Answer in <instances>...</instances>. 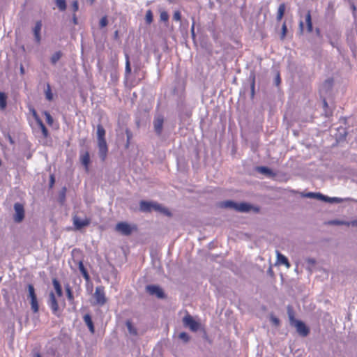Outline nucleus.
Here are the masks:
<instances>
[{"label":"nucleus","mask_w":357,"mask_h":357,"mask_svg":"<svg viewBox=\"0 0 357 357\" xmlns=\"http://www.w3.org/2000/svg\"><path fill=\"white\" fill-rule=\"evenodd\" d=\"M173 20L175 21H177V22L181 21V15L178 10L174 12V13L173 15Z\"/></svg>","instance_id":"c03bdc74"},{"label":"nucleus","mask_w":357,"mask_h":357,"mask_svg":"<svg viewBox=\"0 0 357 357\" xmlns=\"http://www.w3.org/2000/svg\"><path fill=\"white\" fill-rule=\"evenodd\" d=\"M91 4H93L95 1V0H89Z\"/></svg>","instance_id":"338daca9"},{"label":"nucleus","mask_w":357,"mask_h":357,"mask_svg":"<svg viewBox=\"0 0 357 357\" xmlns=\"http://www.w3.org/2000/svg\"><path fill=\"white\" fill-rule=\"evenodd\" d=\"M146 292L151 296H155L158 298H165L166 295L163 289L158 285L149 284L146 287Z\"/></svg>","instance_id":"423d86ee"},{"label":"nucleus","mask_w":357,"mask_h":357,"mask_svg":"<svg viewBox=\"0 0 357 357\" xmlns=\"http://www.w3.org/2000/svg\"><path fill=\"white\" fill-rule=\"evenodd\" d=\"M36 123L38 125L39 128H40L43 137L45 138H47V137H49V131L47 129V128L45 127V126L43 123V122L42 121V120L38 121V122H36Z\"/></svg>","instance_id":"c756f323"},{"label":"nucleus","mask_w":357,"mask_h":357,"mask_svg":"<svg viewBox=\"0 0 357 357\" xmlns=\"http://www.w3.org/2000/svg\"><path fill=\"white\" fill-rule=\"evenodd\" d=\"M4 137L8 140L11 144H15V141L9 132L4 133Z\"/></svg>","instance_id":"a18cd8bd"},{"label":"nucleus","mask_w":357,"mask_h":357,"mask_svg":"<svg viewBox=\"0 0 357 357\" xmlns=\"http://www.w3.org/2000/svg\"><path fill=\"white\" fill-rule=\"evenodd\" d=\"M47 304L49 307L51 308L52 313L56 316H59V307L55 294L53 291H51L49 294Z\"/></svg>","instance_id":"1a4fd4ad"},{"label":"nucleus","mask_w":357,"mask_h":357,"mask_svg":"<svg viewBox=\"0 0 357 357\" xmlns=\"http://www.w3.org/2000/svg\"><path fill=\"white\" fill-rule=\"evenodd\" d=\"M303 197H307V198L317 199L319 200L320 197H321V193L310 192H307V193L303 194Z\"/></svg>","instance_id":"72a5a7b5"},{"label":"nucleus","mask_w":357,"mask_h":357,"mask_svg":"<svg viewBox=\"0 0 357 357\" xmlns=\"http://www.w3.org/2000/svg\"><path fill=\"white\" fill-rule=\"evenodd\" d=\"M277 261L280 264L285 265L287 268L290 267L288 259L279 252H277Z\"/></svg>","instance_id":"5701e85b"},{"label":"nucleus","mask_w":357,"mask_h":357,"mask_svg":"<svg viewBox=\"0 0 357 357\" xmlns=\"http://www.w3.org/2000/svg\"><path fill=\"white\" fill-rule=\"evenodd\" d=\"M158 203L156 202L142 200L139 202V210L142 212H151L152 210L155 211V206Z\"/></svg>","instance_id":"ddd939ff"},{"label":"nucleus","mask_w":357,"mask_h":357,"mask_svg":"<svg viewBox=\"0 0 357 357\" xmlns=\"http://www.w3.org/2000/svg\"><path fill=\"white\" fill-rule=\"evenodd\" d=\"M20 73L24 75L25 73L24 68L22 64L20 65Z\"/></svg>","instance_id":"052dcab7"},{"label":"nucleus","mask_w":357,"mask_h":357,"mask_svg":"<svg viewBox=\"0 0 357 357\" xmlns=\"http://www.w3.org/2000/svg\"><path fill=\"white\" fill-rule=\"evenodd\" d=\"M183 323L185 327L189 328L192 331L195 332L199 329V324L189 314L183 317Z\"/></svg>","instance_id":"9d476101"},{"label":"nucleus","mask_w":357,"mask_h":357,"mask_svg":"<svg viewBox=\"0 0 357 357\" xmlns=\"http://www.w3.org/2000/svg\"><path fill=\"white\" fill-rule=\"evenodd\" d=\"M78 268H79V270L81 272L82 276L84 278V279L86 281H89V279H90V276H89V273H88L87 270L84 267L82 261H79V263H78Z\"/></svg>","instance_id":"393cba45"},{"label":"nucleus","mask_w":357,"mask_h":357,"mask_svg":"<svg viewBox=\"0 0 357 357\" xmlns=\"http://www.w3.org/2000/svg\"><path fill=\"white\" fill-rule=\"evenodd\" d=\"M65 288H66V296H67L68 301L70 303H73L74 301V296H73V294L72 292L70 285L68 284H66L65 286Z\"/></svg>","instance_id":"473e14b6"},{"label":"nucleus","mask_w":357,"mask_h":357,"mask_svg":"<svg viewBox=\"0 0 357 357\" xmlns=\"http://www.w3.org/2000/svg\"><path fill=\"white\" fill-rule=\"evenodd\" d=\"M288 315L291 325L296 328L299 335L303 337L307 336L310 333L309 328L302 321L297 320L294 318V313L289 308L288 310Z\"/></svg>","instance_id":"f03ea898"},{"label":"nucleus","mask_w":357,"mask_h":357,"mask_svg":"<svg viewBox=\"0 0 357 357\" xmlns=\"http://www.w3.org/2000/svg\"><path fill=\"white\" fill-rule=\"evenodd\" d=\"M333 86V79H327L324 81V82L321 84L320 88V91L321 93L327 94L331 91L332 87Z\"/></svg>","instance_id":"2eb2a0df"},{"label":"nucleus","mask_w":357,"mask_h":357,"mask_svg":"<svg viewBox=\"0 0 357 357\" xmlns=\"http://www.w3.org/2000/svg\"><path fill=\"white\" fill-rule=\"evenodd\" d=\"M33 357H41V355L38 351H33Z\"/></svg>","instance_id":"bf43d9fd"},{"label":"nucleus","mask_w":357,"mask_h":357,"mask_svg":"<svg viewBox=\"0 0 357 357\" xmlns=\"http://www.w3.org/2000/svg\"><path fill=\"white\" fill-rule=\"evenodd\" d=\"M108 24L107 18L106 16L102 17L100 20V28L105 27Z\"/></svg>","instance_id":"37998d69"},{"label":"nucleus","mask_w":357,"mask_h":357,"mask_svg":"<svg viewBox=\"0 0 357 357\" xmlns=\"http://www.w3.org/2000/svg\"><path fill=\"white\" fill-rule=\"evenodd\" d=\"M54 181H55V180H54V176L51 175L50 176V188H52L54 185Z\"/></svg>","instance_id":"5fc2aeb1"},{"label":"nucleus","mask_w":357,"mask_h":357,"mask_svg":"<svg viewBox=\"0 0 357 357\" xmlns=\"http://www.w3.org/2000/svg\"><path fill=\"white\" fill-rule=\"evenodd\" d=\"M91 220L89 218L81 220L77 215L73 217V225L77 230H80L84 227H87L90 225Z\"/></svg>","instance_id":"f8f14e48"},{"label":"nucleus","mask_w":357,"mask_h":357,"mask_svg":"<svg viewBox=\"0 0 357 357\" xmlns=\"http://www.w3.org/2000/svg\"><path fill=\"white\" fill-rule=\"evenodd\" d=\"M56 4L61 11H64L66 9V0H56Z\"/></svg>","instance_id":"58836bf2"},{"label":"nucleus","mask_w":357,"mask_h":357,"mask_svg":"<svg viewBox=\"0 0 357 357\" xmlns=\"http://www.w3.org/2000/svg\"><path fill=\"white\" fill-rule=\"evenodd\" d=\"M319 200L324 201L328 203H341L342 202V199L339 197H330L321 194V197Z\"/></svg>","instance_id":"4be33fe9"},{"label":"nucleus","mask_w":357,"mask_h":357,"mask_svg":"<svg viewBox=\"0 0 357 357\" xmlns=\"http://www.w3.org/2000/svg\"><path fill=\"white\" fill-rule=\"evenodd\" d=\"M62 56L63 53L61 51L54 52L50 58L51 63L55 65Z\"/></svg>","instance_id":"c85d7f7f"},{"label":"nucleus","mask_w":357,"mask_h":357,"mask_svg":"<svg viewBox=\"0 0 357 357\" xmlns=\"http://www.w3.org/2000/svg\"><path fill=\"white\" fill-rule=\"evenodd\" d=\"M43 114L45 116L47 123L50 126H52L53 124L54 119H53V117L50 114V112H48L47 111H44Z\"/></svg>","instance_id":"ea45409f"},{"label":"nucleus","mask_w":357,"mask_h":357,"mask_svg":"<svg viewBox=\"0 0 357 357\" xmlns=\"http://www.w3.org/2000/svg\"><path fill=\"white\" fill-rule=\"evenodd\" d=\"M73 23H74L75 24H77V17H76V15H75V14H74V15H73Z\"/></svg>","instance_id":"680f3d73"},{"label":"nucleus","mask_w":357,"mask_h":357,"mask_svg":"<svg viewBox=\"0 0 357 357\" xmlns=\"http://www.w3.org/2000/svg\"><path fill=\"white\" fill-rule=\"evenodd\" d=\"M252 206L250 204L247 203H236L235 211L238 212H248L250 211Z\"/></svg>","instance_id":"a211bd4d"},{"label":"nucleus","mask_w":357,"mask_h":357,"mask_svg":"<svg viewBox=\"0 0 357 357\" xmlns=\"http://www.w3.org/2000/svg\"><path fill=\"white\" fill-rule=\"evenodd\" d=\"M288 35L289 34H288V30H287V25H286V23L284 22L282 26V29H281L280 38L283 39L285 37L288 36Z\"/></svg>","instance_id":"a19ab883"},{"label":"nucleus","mask_w":357,"mask_h":357,"mask_svg":"<svg viewBox=\"0 0 357 357\" xmlns=\"http://www.w3.org/2000/svg\"><path fill=\"white\" fill-rule=\"evenodd\" d=\"M178 339H180L183 343H187L190 341V337L185 332H181L178 335Z\"/></svg>","instance_id":"e433bc0d"},{"label":"nucleus","mask_w":357,"mask_h":357,"mask_svg":"<svg viewBox=\"0 0 357 357\" xmlns=\"http://www.w3.org/2000/svg\"><path fill=\"white\" fill-rule=\"evenodd\" d=\"M15 215L13 220L15 222L20 223L24 218V205L21 203L16 202L14 204Z\"/></svg>","instance_id":"6e6552de"},{"label":"nucleus","mask_w":357,"mask_h":357,"mask_svg":"<svg viewBox=\"0 0 357 357\" xmlns=\"http://www.w3.org/2000/svg\"><path fill=\"white\" fill-rule=\"evenodd\" d=\"M271 321L275 325L279 324V322H280L279 319L278 318H276V317H271Z\"/></svg>","instance_id":"13d9d810"},{"label":"nucleus","mask_w":357,"mask_h":357,"mask_svg":"<svg viewBox=\"0 0 357 357\" xmlns=\"http://www.w3.org/2000/svg\"><path fill=\"white\" fill-rule=\"evenodd\" d=\"M145 21L147 24H151L153 21V15L151 10H148L145 15Z\"/></svg>","instance_id":"f704fd0d"},{"label":"nucleus","mask_w":357,"mask_h":357,"mask_svg":"<svg viewBox=\"0 0 357 357\" xmlns=\"http://www.w3.org/2000/svg\"><path fill=\"white\" fill-rule=\"evenodd\" d=\"M73 11L75 13L79 9V5H78V1H74L73 2Z\"/></svg>","instance_id":"8fccbe9b"},{"label":"nucleus","mask_w":357,"mask_h":357,"mask_svg":"<svg viewBox=\"0 0 357 357\" xmlns=\"http://www.w3.org/2000/svg\"><path fill=\"white\" fill-rule=\"evenodd\" d=\"M285 5L284 3H281L278 9L277 13V20L280 21L282 19L284 12H285Z\"/></svg>","instance_id":"2f4dec72"},{"label":"nucleus","mask_w":357,"mask_h":357,"mask_svg":"<svg viewBox=\"0 0 357 357\" xmlns=\"http://www.w3.org/2000/svg\"><path fill=\"white\" fill-rule=\"evenodd\" d=\"M163 47H164V51H167L169 49L168 48L169 47L167 45L163 46Z\"/></svg>","instance_id":"0e129e2a"},{"label":"nucleus","mask_w":357,"mask_h":357,"mask_svg":"<svg viewBox=\"0 0 357 357\" xmlns=\"http://www.w3.org/2000/svg\"><path fill=\"white\" fill-rule=\"evenodd\" d=\"M185 90V82L182 79H176L173 89V93L181 97Z\"/></svg>","instance_id":"9b49d317"},{"label":"nucleus","mask_w":357,"mask_h":357,"mask_svg":"<svg viewBox=\"0 0 357 357\" xmlns=\"http://www.w3.org/2000/svg\"><path fill=\"white\" fill-rule=\"evenodd\" d=\"M52 284L54 286V288L56 291V294H57V296L59 297L62 296H63L62 287H61V285L59 281L56 278L52 279Z\"/></svg>","instance_id":"aec40b11"},{"label":"nucleus","mask_w":357,"mask_h":357,"mask_svg":"<svg viewBox=\"0 0 357 357\" xmlns=\"http://www.w3.org/2000/svg\"><path fill=\"white\" fill-rule=\"evenodd\" d=\"M332 223L334 225H349L348 222H346L344 221H340V220H334L332 222Z\"/></svg>","instance_id":"de8ad7c7"},{"label":"nucleus","mask_w":357,"mask_h":357,"mask_svg":"<svg viewBox=\"0 0 357 357\" xmlns=\"http://www.w3.org/2000/svg\"><path fill=\"white\" fill-rule=\"evenodd\" d=\"M220 207L225 208H231L235 210L236 206V202H234L231 200H227L225 202H222L219 204Z\"/></svg>","instance_id":"b1692460"},{"label":"nucleus","mask_w":357,"mask_h":357,"mask_svg":"<svg viewBox=\"0 0 357 357\" xmlns=\"http://www.w3.org/2000/svg\"><path fill=\"white\" fill-rule=\"evenodd\" d=\"M126 325L127 327V329L130 334L132 335H137V331L136 328L132 325V322L130 320H127L126 322Z\"/></svg>","instance_id":"cd10ccee"},{"label":"nucleus","mask_w":357,"mask_h":357,"mask_svg":"<svg viewBox=\"0 0 357 357\" xmlns=\"http://www.w3.org/2000/svg\"><path fill=\"white\" fill-rule=\"evenodd\" d=\"M67 189L66 187H63L61 191L59 192V202L63 204L66 200V194Z\"/></svg>","instance_id":"c9c22d12"},{"label":"nucleus","mask_w":357,"mask_h":357,"mask_svg":"<svg viewBox=\"0 0 357 357\" xmlns=\"http://www.w3.org/2000/svg\"><path fill=\"white\" fill-rule=\"evenodd\" d=\"M80 161L87 170L90 163V155L88 151L80 155Z\"/></svg>","instance_id":"6ab92c4d"},{"label":"nucleus","mask_w":357,"mask_h":357,"mask_svg":"<svg viewBox=\"0 0 357 357\" xmlns=\"http://www.w3.org/2000/svg\"><path fill=\"white\" fill-rule=\"evenodd\" d=\"M27 289L29 291L28 298L30 299L31 308L34 313H36L39 310V305L35 292V288L33 284H29Z\"/></svg>","instance_id":"20e7f679"},{"label":"nucleus","mask_w":357,"mask_h":357,"mask_svg":"<svg viewBox=\"0 0 357 357\" xmlns=\"http://www.w3.org/2000/svg\"><path fill=\"white\" fill-rule=\"evenodd\" d=\"M323 104H324V107H328V103H327L326 100H325V98L324 99Z\"/></svg>","instance_id":"e2e57ef3"},{"label":"nucleus","mask_w":357,"mask_h":357,"mask_svg":"<svg viewBox=\"0 0 357 357\" xmlns=\"http://www.w3.org/2000/svg\"><path fill=\"white\" fill-rule=\"evenodd\" d=\"M126 136H127V144H129V141L132 137V132L130 130L127 129L126 130Z\"/></svg>","instance_id":"3c124183"},{"label":"nucleus","mask_w":357,"mask_h":357,"mask_svg":"<svg viewBox=\"0 0 357 357\" xmlns=\"http://www.w3.org/2000/svg\"><path fill=\"white\" fill-rule=\"evenodd\" d=\"M31 112H32L33 116L36 122H38V121L41 120L40 118L39 117V116L38 115L36 111L34 109H32Z\"/></svg>","instance_id":"49530a36"},{"label":"nucleus","mask_w":357,"mask_h":357,"mask_svg":"<svg viewBox=\"0 0 357 357\" xmlns=\"http://www.w3.org/2000/svg\"><path fill=\"white\" fill-rule=\"evenodd\" d=\"M136 227L131 226L126 222H120L116 225L115 229L116 231L124 236H129L132 234L133 230H135Z\"/></svg>","instance_id":"39448f33"},{"label":"nucleus","mask_w":357,"mask_h":357,"mask_svg":"<svg viewBox=\"0 0 357 357\" xmlns=\"http://www.w3.org/2000/svg\"><path fill=\"white\" fill-rule=\"evenodd\" d=\"M307 261L308 264H310L311 265H314L316 263L315 259H313V258H308L307 259Z\"/></svg>","instance_id":"4d7b16f0"},{"label":"nucleus","mask_w":357,"mask_h":357,"mask_svg":"<svg viewBox=\"0 0 357 357\" xmlns=\"http://www.w3.org/2000/svg\"><path fill=\"white\" fill-rule=\"evenodd\" d=\"M351 8L352 10L353 16L356 19V6L354 5V3H351Z\"/></svg>","instance_id":"09e8293b"},{"label":"nucleus","mask_w":357,"mask_h":357,"mask_svg":"<svg viewBox=\"0 0 357 357\" xmlns=\"http://www.w3.org/2000/svg\"><path fill=\"white\" fill-rule=\"evenodd\" d=\"M255 95V79H253L252 83L251 84V96H254Z\"/></svg>","instance_id":"6e6d98bb"},{"label":"nucleus","mask_w":357,"mask_h":357,"mask_svg":"<svg viewBox=\"0 0 357 357\" xmlns=\"http://www.w3.org/2000/svg\"><path fill=\"white\" fill-rule=\"evenodd\" d=\"M299 29L301 33H310L312 31V23L310 11H307L304 15L301 16Z\"/></svg>","instance_id":"7ed1b4c3"},{"label":"nucleus","mask_w":357,"mask_h":357,"mask_svg":"<svg viewBox=\"0 0 357 357\" xmlns=\"http://www.w3.org/2000/svg\"><path fill=\"white\" fill-rule=\"evenodd\" d=\"M85 142V139H82V142H80V144L82 145L84 144Z\"/></svg>","instance_id":"69168bd1"},{"label":"nucleus","mask_w":357,"mask_h":357,"mask_svg":"<svg viewBox=\"0 0 357 357\" xmlns=\"http://www.w3.org/2000/svg\"><path fill=\"white\" fill-rule=\"evenodd\" d=\"M163 123L164 116L160 114H155L153 119V125L154 132L158 136H160L162 135Z\"/></svg>","instance_id":"0eeeda50"},{"label":"nucleus","mask_w":357,"mask_h":357,"mask_svg":"<svg viewBox=\"0 0 357 357\" xmlns=\"http://www.w3.org/2000/svg\"><path fill=\"white\" fill-rule=\"evenodd\" d=\"M160 19L161 21L167 22L169 20V15L166 11H162L160 14Z\"/></svg>","instance_id":"79ce46f5"},{"label":"nucleus","mask_w":357,"mask_h":357,"mask_svg":"<svg viewBox=\"0 0 357 357\" xmlns=\"http://www.w3.org/2000/svg\"><path fill=\"white\" fill-rule=\"evenodd\" d=\"M94 297L96 300L97 303L100 305H104L106 302L105 292L101 287H98L96 289Z\"/></svg>","instance_id":"4468645a"},{"label":"nucleus","mask_w":357,"mask_h":357,"mask_svg":"<svg viewBox=\"0 0 357 357\" xmlns=\"http://www.w3.org/2000/svg\"><path fill=\"white\" fill-rule=\"evenodd\" d=\"M280 82H281V79H280V75L278 74L275 79V83L277 86H278L280 84Z\"/></svg>","instance_id":"864d4df0"},{"label":"nucleus","mask_w":357,"mask_h":357,"mask_svg":"<svg viewBox=\"0 0 357 357\" xmlns=\"http://www.w3.org/2000/svg\"><path fill=\"white\" fill-rule=\"evenodd\" d=\"M111 79L113 82H116L118 79L117 74L115 71L111 73Z\"/></svg>","instance_id":"603ef678"},{"label":"nucleus","mask_w":357,"mask_h":357,"mask_svg":"<svg viewBox=\"0 0 357 357\" xmlns=\"http://www.w3.org/2000/svg\"><path fill=\"white\" fill-rule=\"evenodd\" d=\"M7 106V96L4 92L0 91V109L3 111Z\"/></svg>","instance_id":"a878e982"},{"label":"nucleus","mask_w":357,"mask_h":357,"mask_svg":"<svg viewBox=\"0 0 357 357\" xmlns=\"http://www.w3.org/2000/svg\"><path fill=\"white\" fill-rule=\"evenodd\" d=\"M125 57H126L125 74H126V76H128L131 73V66H130V63L129 54L126 50H125Z\"/></svg>","instance_id":"bb28decb"},{"label":"nucleus","mask_w":357,"mask_h":357,"mask_svg":"<svg viewBox=\"0 0 357 357\" xmlns=\"http://www.w3.org/2000/svg\"><path fill=\"white\" fill-rule=\"evenodd\" d=\"M105 130L101 124L97 126V140L99 150V156L104 161L107 157L108 147L105 139Z\"/></svg>","instance_id":"f257e3e1"},{"label":"nucleus","mask_w":357,"mask_h":357,"mask_svg":"<svg viewBox=\"0 0 357 357\" xmlns=\"http://www.w3.org/2000/svg\"><path fill=\"white\" fill-rule=\"evenodd\" d=\"M42 29V22L40 20L36 22L33 29V32L35 37V39L37 43H39L40 40V31Z\"/></svg>","instance_id":"dca6fc26"},{"label":"nucleus","mask_w":357,"mask_h":357,"mask_svg":"<svg viewBox=\"0 0 357 357\" xmlns=\"http://www.w3.org/2000/svg\"><path fill=\"white\" fill-rule=\"evenodd\" d=\"M257 170L258 172L263 174H266L268 176L273 175L272 170L267 167H264V166L257 167Z\"/></svg>","instance_id":"7c9ffc66"},{"label":"nucleus","mask_w":357,"mask_h":357,"mask_svg":"<svg viewBox=\"0 0 357 357\" xmlns=\"http://www.w3.org/2000/svg\"><path fill=\"white\" fill-rule=\"evenodd\" d=\"M155 207V211H158L167 217L172 216L171 211L167 208L162 206L161 204H158Z\"/></svg>","instance_id":"412c9836"},{"label":"nucleus","mask_w":357,"mask_h":357,"mask_svg":"<svg viewBox=\"0 0 357 357\" xmlns=\"http://www.w3.org/2000/svg\"><path fill=\"white\" fill-rule=\"evenodd\" d=\"M1 165H2V161H1V160L0 159V167L1 166Z\"/></svg>","instance_id":"774afa93"},{"label":"nucleus","mask_w":357,"mask_h":357,"mask_svg":"<svg viewBox=\"0 0 357 357\" xmlns=\"http://www.w3.org/2000/svg\"><path fill=\"white\" fill-rule=\"evenodd\" d=\"M45 98L48 100H52L53 99V94L52 93L51 86L50 84H47V89L45 91Z\"/></svg>","instance_id":"4c0bfd02"},{"label":"nucleus","mask_w":357,"mask_h":357,"mask_svg":"<svg viewBox=\"0 0 357 357\" xmlns=\"http://www.w3.org/2000/svg\"><path fill=\"white\" fill-rule=\"evenodd\" d=\"M83 319L86 325L88 326L90 332L91 333H94L95 328L91 315L89 314H85L83 317Z\"/></svg>","instance_id":"f3484780"}]
</instances>
